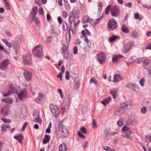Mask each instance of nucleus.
<instances>
[{"instance_id": "22", "label": "nucleus", "mask_w": 151, "mask_h": 151, "mask_svg": "<svg viewBox=\"0 0 151 151\" xmlns=\"http://www.w3.org/2000/svg\"><path fill=\"white\" fill-rule=\"evenodd\" d=\"M1 130L4 132H5L7 129H10L11 127L9 124H3L1 126Z\"/></svg>"}, {"instance_id": "24", "label": "nucleus", "mask_w": 151, "mask_h": 151, "mask_svg": "<svg viewBox=\"0 0 151 151\" xmlns=\"http://www.w3.org/2000/svg\"><path fill=\"white\" fill-rule=\"evenodd\" d=\"M143 104L145 107L147 108L150 109L151 107V101H145Z\"/></svg>"}, {"instance_id": "5", "label": "nucleus", "mask_w": 151, "mask_h": 151, "mask_svg": "<svg viewBox=\"0 0 151 151\" xmlns=\"http://www.w3.org/2000/svg\"><path fill=\"white\" fill-rule=\"evenodd\" d=\"M125 86L128 88L133 90L137 93H138L139 91V87L136 83H132L129 82L125 85Z\"/></svg>"}, {"instance_id": "48", "label": "nucleus", "mask_w": 151, "mask_h": 151, "mask_svg": "<svg viewBox=\"0 0 151 151\" xmlns=\"http://www.w3.org/2000/svg\"><path fill=\"white\" fill-rule=\"evenodd\" d=\"M5 109L4 108H2L1 109V114L4 115H6L8 114L7 111L5 110Z\"/></svg>"}, {"instance_id": "14", "label": "nucleus", "mask_w": 151, "mask_h": 151, "mask_svg": "<svg viewBox=\"0 0 151 151\" xmlns=\"http://www.w3.org/2000/svg\"><path fill=\"white\" fill-rule=\"evenodd\" d=\"M24 74L25 79L27 82L31 81L32 78V75L30 71L25 70L24 71Z\"/></svg>"}, {"instance_id": "31", "label": "nucleus", "mask_w": 151, "mask_h": 151, "mask_svg": "<svg viewBox=\"0 0 151 151\" xmlns=\"http://www.w3.org/2000/svg\"><path fill=\"white\" fill-rule=\"evenodd\" d=\"M119 37L118 36L112 35L108 39V41L109 42H114L115 40L118 38Z\"/></svg>"}, {"instance_id": "7", "label": "nucleus", "mask_w": 151, "mask_h": 151, "mask_svg": "<svg viewBox=\"0 0 151 151\" xmlns=\"http://www.w3.org/2000/svg\"><path fill=\"white\" fill-rule=\"evenodd\" d=\"M10 64L9 60L6 59L2 61L0 63V69L5 70L6 69Z\"/></svg>"}, {"instance_id": "25", "label": "nucleus", "mask_w": 151, "mask_h": 151, "mask_svg": "<svg viewBox=\"0 0 151 151\" xmlns=\"http://www.w3.org/2000/svg\"><path fill=\"white\" fill-rule=\"evenodd\" d=\"M74 85L75 88L78 89L80 86V83L79 79L77 78L75 79L74 80Z\"/></svg>"}, {"instance_id": "50", "label": "nucleus", "mask_w": 151, "mask_h": 151, "mask_svg": "<svg viewBox=\"0 0 151 151\" xmlns=\"http://www.w3.org/2000/svg\"><path fill=\"white\" fill-rule=\"evenodd\" d=\"M33 121L35 123L38 122L40 124H41L42 122V120L39 118V117L34 119L33 120Z\"/></svg>"}, {"instance_id": "15", "label": "nucleus", "mask_w": 151, "mask_h": 151, "mask_svg": "<svg viewBox=\"0 0 151 151\" xmlns=\"http://www.w3.org/2000/svg\"><path fill=\"white\" fill-rule=\"evenodd\" d=\"M38 8L37 6L34 7L32 9L30 15V17L33 20L35 18V17L37 12Z\"/></svg>"}, {"instance_id": "35", "label": "nucleus", "mask_w": 151, "mask_h": 151, "mask_svg": "<svg viewBox=\"0 0 151 151\" xmlns=\"http://www.w3.org/2000/svg\"><path fill=\"white\" fill-rule=\"evenodd\" d=\"M122 131L123 132H126L130 133L131 132V131L130 130L129 128L126 126H124L123 127L122 129Z\"/></svg>"}, {"instance_id": "44", "label": "nucleus", "mask_w": 151, "mask_h": 151, "mask_svg": "<svg viewBox=\"0 0 151 151\" xmlns=\"http://www.w3.org/2000/svg\"><path fill=\"white\" fill-rule=\"evenodd\" d=\"M1 120L3 121L5 123H9L11 122V120L10 119H7L6 118L2 117L1 119Z\"/></svg>"}, {"instance_id": "11", "label": "nucleus", "mask_w": 151, "mask_h": 151, "mask_svg": "<svg viewBox=\"0 0 151 151\" xmlns=\"http://www.w3.org/2000/svg\"><path fill=\"white\" fill-rule=\"evenodd\" d=\"M69 15H72L76 19L78 18L79 17L80 15V13L77 7L73 9L70 13Z\"/></svg>"}, {"instance_id": "53", "label": "nucleus", "mask_w": 151, "mask_h": 151, "mask_svg": "<svg viewBox=\"0 0 151 151\" xmlns=\"http://www.w3.org/2000/svg\"><path fill=\"white\" fill-rule=\"evenodd\" d=\"M126 121L127 123L129 124H131L133 122V120L131 118H128L126 120Z\"/></svg>"}, {"instance_id": "12", "label": "nucleus", "mask_w": 151, "mask_h": 151, "mask_svg": "<svg viewBox=\"0 0 151 151\" xmlns=\"http://www.w3.org/2000/svg\"><path fill=\"white\" fill-rule=\"evenodd\" d=\"M63 50L62 53L64 55V56L65 58L67 59L69 56L68 49V47L64 43L62 48Z\"/></svg>"}, {"instance_id": "47", "label": "nucleus", "mask_w": 151, "mask_h": 151, "mask_svg": "<svg viewBox=\"0 0 151 151\" xmlns=\"http://www.w3.org/2000/svg\"><path fill=\"white\" fill-rule=\"evenodd\" d=\"M63 29L65 31H66L68 29V25L67 23L65 22H63Z\"/></svg>"}, {"instance_id": "63", "label": "nucleus", "mask_w": 151, "mask_h": 151, "mask_svg": "<svg viewBox=\"0 0 151 151\" xmlns=\"http://www.w3.org/2000/svg\"><path fill=\"white\" fill-rule=\"evenodd\" d=\"M83 31H85V35H87L89 36H90L91 35V33L87 29H85V30H83Z\"/></svg>"}, {"instance_id": "32", "label": "nucleus", "mask_w": 151, "mask_h": 151, "mask_svg": "<svg viewBox=\"0 0 151 151\" xmlns=\"http://www.w3.org/2000/svg\"><path fill=\"white\" fill-rule=\"evenodd\" d=\"M81 33L82 34V37H84V41L86 42V43L87 42H88V41H89V40H88L87 37L86 35H85V31H84L83 30H82Z\"/></svg>"}, {"instance_id": "4", "label": "nucleus", "mask_w": 151, "mask_h": 151, "mask_svg": "<svg viewBox=\"0 0 151 151\" xmlns=\"http://www.w3.org/2000/svg\"><path fill=\"white\" fill-rule=\"evenodd\" d=\"M118 25L116 21L114 19L110 20L108 23V28L110 30H113L116 29L118 27Z\"/></svg>"}, {"instance_id": "43", "label": "nucleus", "mask_w": 151, "mask_h": 151, "mask_svg": "<svg viewBox=\"0 0 151 151\" xmlns=\"http://www.w3.org/2000/svg\"><path fill=\"white\" fill-rule=\"evenodd\" d=\"M52 124L51 122L49 123L48 126L46 130V133H50V129L51 128Z\"/></svg>"}, {"instance_id": "45", "label": "nucleus", "mask_w": 151, "mask_h": 151, "mask_svg": "<svg viewBox=\"0 0 151 151\" xmlns=\"http://www.w3.org/2000/svg\"><path fill=\"white\" fill-rule=\"evenodd\" d=\"M13 101V99L11 98H6V103H8L9 104H11Z\"/></svg>"}, {"instance_id": "23", "label": "nucleus", "mask_w": 151, "mask_h": 151, "mask_svg": "<svg viewBox=\"0 0 151 151\" xmlns=\"http://www.w3.org/2000/svg\"><path fill=\"white\" fill-rule=\"evenodd\" d=\"M122 78H121V76L118 74H115L114 76V79L113 81L114 83H116L121 80Z\"/></svg>"}, {"instance_id": "30", "label": "nucleus", "mask_w": 151, "mask_h": 151, "mask_svg": "<svg viewBox=\"0 0 151 151\" xmlns=\"http://www.w3.org/2000/svg\"><path fill=\"white\" fill-rule=\"evenodd\" d=\"M13 88L12 87H10V90L9 91L7 92L6 93H3V96L4 97H6V96H8L10 95L12 93H13L14 92L13 91Z\"/></svg>"}, {"instance_id": "20", "label": "nucleus", "mask_w": 151, "mask_h": 151, "mask_svg": "<svg viewBox=\"0 0 151 151\" xmlns=\"http://www.w3.org/2000/svg\"><path fill=\"white\" fill-rule=\"evenodd\" d=\"M110 93L112 94L113 99H115L118 96L117 91L116 89H112L110 90Z\"/></svg>"}, {"instance_id": "52", "label": "nucleus", "mask_w": 151, "mask_h": 151, "mask_svg": "<svg viewBox=\"0 0 151 151\" xmlns=\"http://www.w3.org/2000/svg\"><path fill=\"white\" fill-rule=\"evenodd\" d=\"M145 78L142 77L139 81L140 85L142 86H144V81H145Z\"/></svg>"}, {"instance_id": "61", "label": "nucleus", "mask_w": 151, "mask_h": 151, "mask_svg": "<svg viewBox=\"0 0 151 151\" xmlns=\"http://www.w3.org/2000/svg\"><path fill=\"white\" fill-rule=\"evenodd\" d=\"M44 14L43 8L40 7L39 10V14L40 15H42Z\"/></svg>"}, {"instance_id": "36", "label": "nucleus", "mask_w": 151, "mask_h": 151, "mask_svg": "<svg viewBox=\"0 0 151 151\" xmlns=\"http://www.w3.org/2000/svg\"><path fill=\"white\" fill-rule=\"evenodd\" d=\"M64 101L65 102H66L68 104H69L70 103L71 99L70 98V95L69 94H68L66 97L64 98Z\"/></svg>"}, {"instance_id": "1", "label": "nucleus", "mask_w": 151, "mask_h": 151, "mask_svg": "<svg viewBox=\"0 0 151 151\" xmlns=\"http://www.w3.org/2000/svg\"><path fill=\"white\" fill-rule=\"evenodd\" d=\"M55 132L58 137L62 138L67 137L69 133L68 130L61 123L57 128Z\"/></svg>"}, {"instance_id": "29", "label": "nucleus", "mask_w": 151, "mask_h": 151, "mask_svg": "<svg viewBox=\"0 0 151 151\" xmlns=\"http://www.w3.org/2000/svg\"><path fill=\"white\" fill-rule=\"evenodd\" d=\"M111 98L110 97H109L108 99L101 101V103L104 106H105L111 101Z\"/></svg>"}, {"instance_id": "16", "label": "nucleus", "mask_w": 151, "mask_h": 151, "mask_svg": "<svg viewBox=\"0 0 151 151\" xmlns=\"http://www.w3.org/2000/svg\"><path fill=\"white\" fill-rule=\"evenodd\" d=\"M119 10L118 8L116 6H113L111 10V14L114 17H117L119 15Z\"/></svg>"}, {"instance_id": "56", "label": "nucleus", "mask_w": 151, "mask_h": 151, "mask_svg": "<svg viewBox=\"0 0 151 151\" xmlns=\"http://www.w3.org/2000/svg\"><path fill=\"white\" fill-rule=\"evenodd\" d=\"M78 135L81 138L84 139L85 138V136L81 132L78 131Z\"/></svg>"}, {"instance_id": "37", "label": "nucleus", "mask_w": 151, "mask_h": 151, "mask_svg": "<svg viewBox=\"0 0 151 151\" xmlns=\"http://www.w3.org/2000/svg\"><path fill=\"white\" fill-rule=\"evenodd\" d=\"M122 30L124 32L127 33L129 32V29L124 25H123L122 27Z\"/></svg>"}, {"instance_id": "57", "label": "nucleus", "mask_w": 151, "mask_h": 151, "mask_svg": "<svg viewBox=\"0 0 151 151\" xmlns=\"http://www.w3.org/2000/svg\"><path fill=\"white\" fill-rule=\"evenodd\" d=\"M98 6V10L99 11H101L103 7L101 2L99 3Z\"/></svg>"}, {"instance_id": "21", "label": "nucleus", "mask_w": 151, "mask_h": 151, "mask_svg": "<svg viewBox=\"0 0 151 151\" xmlns=\"http://www.w3.org/2000/svg\"><path fill=\"white\" fill-rule=\"evenodd\" d=\"M75 18L72 15H69V21L70 24V26H71L72 23H73L74 24V26L75 27L76 26V21L75 20Z\"/></svg>"}, {"instance_id": "59", "label": "nucleus", "mask_w": 151, "mask_h": 151, "mask_svg": "<svg viewBox=\"0 0 151 151\" xmlns=\"http://www.w3.org/2000/svg\"><path fill=\"white\" fill-rule=\"evenodd\" d=\"M132 36L134 37H136L137 36V32L135 30L133 31L131 34Z\"/></svg>"}, {"instance_id": "55", "label": "nucleus", "mask_w": 151, "mask_h": 151, "mask_svg": "<svg viewBox=\"0 0 151 151\" xmlns=\"http://www.w3.org/2000/svg\"><path fill=\"white\" fill-rule=\"evenodd\" d=\"M90 83H93L95 84L96 85H97V81L94 78H91L90 80Z\"/></svg>"}, {"instance_id": "28", "label": "nucleus", "mask_w": 151, "mask_h": 151, "mask_svg": "<svg viewBox=\"0 0 151 151\" xmlns=\"http://www.w3.org/2000/svg\"><path fill=\"white\" fill-rule=\"evenodd\" d=\"M23 137L21 134L14 137V138L17 140L20 143H22V140L23 139Z\"/></svg>"}, {"instance_id": "49", "label": "nucleus", "mask_w": 151, "mask_h": 151, "mask_svg": "<svg viewBox=\"0 0 151 151\" xmlns=\"http://www.w3.org/2000/svg\"><path fill=\"white\" fill-rule=\"evenodd\" d=\"M103 17V16H101L99 18H98L95 22V25H96L99 24L100 22V21L102 19Z\"/></svg>"}, {"instance_id": "41", "label": "nucleus", "mask_w": 151, "mask_h": 151, "mask_svg": "<svg viewBox=\"0 0 151 151\" xmlns=\"http://www.w3.org/2000/svg\"><path fill=\"white\" fill-rule=\"evenodd\" d=\"M143 60V58H141L136 59L134 61V62L137 63H142Z\"/></svg>"}, {"instance_id": "26", "label": "nucleus", "mask_w": 151, "mask_h": 151, "mask_svg": "<svg viewBox=\"0 0 151 151\" xmlns=\"http://www.w3.org/2000/svg\"><path fill=\"white\" fill-rule=\"evenodd\" d=\"M50 136L45 134L43 140V143L44 144H46L50 141Z\"/></svg>"}, {"instance_id": "13", "label": "nucleus", "mask_w": 151, "mask_h": 151, "mask_svg": "<svg viewBox=\"0 0 151 151\" xmlns=\"http://www.w3.org/2000/svg\"><path fill=\"white\" fill-rule=\"evenodd\" d=\"M144 68L148 70L151 68V60L149 59H145L142 64Z\"/></svg>"}, {"instance_id": "17", "label": "nucleus", "mask_w": 151, "mask_h": 151, "mask_svg": "<svg viewBox=\"0 0 151 151\" xmlns=\"http://www.w3.org/2000/svg\"><path fill=\"white\" fill-rule=\"evenodd\" d=\"M123 57V56L120 54L116 55H113L112 58V62L114 63H117Z\"/></svg>"}, {"instance_id": "42", "label": "nucleus", "mask_w": 151, "mask_h": 151, "mask_svg": "<svg viewBox=\"0 0 151 151\" xmlns=\"http://www.w3.org/2000/svg\"><path fill=\"white\" fill-rule=\"evenodd\" d=\"M110 134L109 131L107 129H106L104 132V137L105 138H106Z\"/></svg>"}, {"instance_id": "39", "label": "nucleus", "mask_w": 151, "mask_h": 151, "mask_svg": "<svg viewBox=\"0 0 151 151\" xmlns=\"http://www.w3.org/2000/svg\"><path fill=\"white\" fill-rule=\"evenodd\" d=\"M145 140L146 142H151V133L149 135H146L145 137Z\"/></svg>"}, {"instance_id": "27", "label": "nucleus", "mask_w": 151, "mask_h": 151, "mask_svg": "<svg viewBox=\"0 0 151 151\" xmlns=\"http://www.w3.org/2000/svg\"><path fill=\"white\" fill-rule=\"evenodd\" d=\"M92 19L88 16H85L83 19L82 22L85 23H90L91 22Z\"/></svg>"}, {"instance_id": "60", "label": "nucleus", "mask_w": 151, "mask_h": 151, "mask_svg": "<svg viewBox=\"0 0 151 151\" xmlns=\"http://www.w3.org/2000/svg\"><path fill=\"white\" fill-rule=\"evenodd\" d=\"M65 78L67 80H68L69 79V73L68 71H67L65 73Z\"/></svg>"}, {"instance_id": "40", "label": "nucleus", "mask_w": 151, "mask_h": 151, "mask_svg": "<svg viewBox=\"0 0 151 151\" xmlns=\"http://www.w3.org/2000/svg\"><path fill=\"white\" fill-rule=\"evenodd\" d=\"M123 119L120 118L117 122V124L119 127L122 126L123 123Z\"/></svg>"}, {"instance_id": "33", "label": "nucleus", "mask_w": 151, "mask_h": 151, "mask_svg": "<svg viewBox=\"0 0 151 151\" xmlns=\"http://www.w3.org/2000/svg\"><path fill=\"white\" fill-rule=\"evenodd\" d=\"M2 41L9 48H11L12 45L10 43H9L8 40L5 39H2Z\"/></svg>"}, {"instance_id": "54", "label": "nucleus", "mask_w": 151, "mask_h": 151, "mask_svg": "<svg viewBox=\"0 0 151 151\" xmlns=\"http://www.w3.org/2000/svg\"><path fill=\"white\" fill-rule=\"evenodd\" d=\"M81 131L83 134H86L87 133V130L86 128L83 127H81L80 128Z\"/></svg>"}, {"instance_id": "58", "label": "nucleus", "mask_w": 151, "mask_h": 151, "mask_svg": "<svg viewBox=\"0 0 151 151\" xmlns=\"http://www.w3.org/2000/svg\"><path fill=\"white\" fill-rule=\"evenodd\" d=\"M68 14L66 11H63L62 12V16L64 18H65L67 17Z\"/></svg>"}, {"instance_id": "9", "label": "nucleus", "mask_w": 151, "mask_h": 151, "mask_svg": "<svg viewBox=\"0 0 151 151\" xmlns=\"http://www.w3.org/2000/svg\"><path fill=\"white\" fill-rule=\"evenodd\" d=\"M23 62L26 65H30L32 63V58L31 55H26L23 56Z\"/></svg>"}, {"instance_id": "19", "label": "nucleus", "mask_w": 151, "mask_h": 151, "mask_svg": "<svg viewBox=\"0 0 151 151\" xmlns=\"http://www.w3.org/2000/svg\"><path fill=\"white\" fill-rule=\"evenodd\" d=\"M128 106V105L126 102H124L121 104H120V107L121 109H118L117 111L119 112H121V110H124L125 109H126Z\"/></svg>"}, {"instance_id": "18", "label": "nucleus", "mask_w": 151, "mask_h": 151, "mask_svg": "<svg viewBox=\"0 0 151 151\" xmlns=\"http://www.w3.org/2000/svg\"><path fill=\"white\" fill-rule=\"evenodd\" d=\"M58 149L59 151H67L68 150L67 146L64 143L60 144Z\"/></svg>"}, {"instance_id": "64", "label": "nucleus", "mask_w": 151, "mask_h": 151, "mask_svg": "<svg viewBox=\"0 0 151 151\" xmlns=\"http://www.w3.org/2000/svg\"><path fill=\"white\" fill-rule=\"evenodd\" d=\"M88 142L86 141L84 142L83 143V147L84 148H86L88 147Z\"/></svg>"}, {"instance_id": "46", "label": "nucleus", "mask_w": 151, "mask_h": 151, "mask_svg": "<svg viewBox=\"0 0 151 151\" xmlns=\"http://www.w3.org/2000/svg\"><path fill=\"white\" fill-rule=\"evenodd\" d=\"M122 136L124 138H126L128 139H130V137L129 134L126 132H123Z\"/></svg>"}, {"instance_id": "6", "label": "nucleus", "mask_w": 151, "mask_h": 151, "mask_svg": "<svg viewBox=\"0 0 151 151\" xmlns=\"http://www.w3.org/2000/svg\"><path fill=\"white\" fill-rule=\"evenodd\" d=\"M133 44L131 42H128L124 45L121 49V51L123 53H126L130 50Z\"/></svg>"}, {"instance_id": "10", "label": "nucleus", "mask_w": 151, "mask_h": 151, "mask_svg": "<svg viewBox=\"0 0 151 151\" xmlns=\"http://www.w3.org/2000/svg\"><path fill=\"white\" fill-rule=\"evenodd\" d=\"M97 56L99 63L101 64H103L105 61L106 58L105 55L103 52L98 53Z\"/></svg>"}, {"instance_id": "38", "label": "nucleus", "mask_w": 151, "mask_h": 151, "mask_svg": "<svg viewBox=\"0 0 151 151\" xmlns=\"http://www.w3.org/2000/svg\"><path fill=\"white\" fill-rule=\"evenodd\" d=\"M13 47L16 50H18L19 48V45L18 43H14L12 45Z\"/></svg>"}, {"instance_id": "8", "label": "nucleus", "mask_w": 151, "mask_h": 151, "mask_svg": "<svg viewBox=\"0 0 151 151\" xmlns=\"http://www.w3.org/2000/svg\"><path fill=\"white\" fill-rule=\"evenodd\" d=\"M17 94L19 99L21 101H25L27 97V91L25 89L20 93H17Z\"/></svg>"}, {"instance_id": "2", "label": "nucleus", "mask_w": 151, "mask_h": 151, "mask_svg": "<svg viewBox=\"0 0 151 151\" xmlns=\"http://www.w3.org/2000/svg\"><path fill=\"white\" fill-rule=\"evenodd\" d=\"M43 49L40 45L35 46L32 50L33 54L37 58H41L43 56Z\"/></svg>"}, {"instance_id": "34", "label": "nucleus", "mask_w": 151, "mask_h": 151, "mask_svg": "<svg viewBox=\"0 0 151 151\" xmlns=\"http://www.w3.org/2000/svg\"><path fill=\"white\" fill-rule=\"evenodd\" d=\"M88 46L90 48H93L94 47V44L93 42L91 40H90L86 43Z\"/></svg>"}, {"instance_id": "62", "label": "nucleus", "mask_w": 151, "mask_h": 151, "mask_svg": "<svg viewBox=\"0 0 151 151\" xmlns=\"http://www.w3.org/2000/svg\"><path fill=\"white\" fill-rule=\"evenodd\" d=\"M78 47L77 46H75L74 47L73 52L74 54H76L78 52Z\"/></svg>"}, {"instance_id": "51", "label": "nucleus", "mask_w": 151, "mask_h": 151, "mask_svg": "<svg viewBox=\"0 0 151 151\" xmlns=\"http://www.w3.org/2000/svg\"><path fill=\"white\" fill-rule=\"evenodd\" d=\"M57 91L60 94L61 98L63 99V96L61 89L60 88H58L57 90Z\"/></svg>"}, {"instance_id": "3", "label": "nucleus", "mask_w": 151, "mask_h": 151, "mask_svg": "<svg viewBox=\"0 0 151 151\" xmlns=\"http://www.w3.org/2000/svg\"><path fill=\"white\" fill-rule=\"evenodd\" d=\"M50 109L51 112L54 114V116L57 118L60 114V110L58 106L53 104H51L50 105Z\"/></svg>"}]
</instances>
